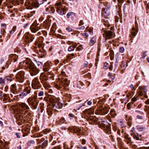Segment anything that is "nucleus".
Returning <instances> with one entry per match:
<instances>
[{"label":"nucleus","instance_id":"nucleus-1","mask_svg":"<svg viewBox=\"0 0 149 149\" xmlns=\"http://www.w3.org/2000/svg\"><path fill=\"white\" fill-rule=\"evenodd\" d=\"M25 63L27 65V68L29 69V71L31 76L35 75L39 72L40 68H37L31 60H27L25 62Z\"/></svg>","mask_w":149,"mask_h":149},{"label":"nucleus","instance_id":"nucleus-2","mask_svg":"<svg viewBox=\"0 0 149 149\" xmlns=\"http://www.w3.org/2000/svg\"><path fill=\"white\" fill-rule=\"evenodd\" d=\"M45 2L44 0H37L36 2L33 3L29 1H26L25 3V6L26 8L28 9H32L34 7L38 8L40 5L44 4Z\"/></svg>","mask_w":149,"mask_h":149},{"label":"nucleus","instance_id":"nucleus-3","mask_svg":"<svg viewBox=\"0 0 149 149\" xmlns=\"http://www.w3.org/2000/svg\"><path fill=\"white\" fill-rule=\"evenodd\" d=\"M27 101L29 105L31 106L33 109H35L37 108L38 103L37 101L36 97H30L27 99Z\"/></svg>","mask_w":149,"mask_h":149},{"label":"nucleus","instance_id":"nucleus-4","mask_svg":"<svg viewBox=\"0 0 149 149\" xmlns=\"http://www.w3.org/2000/svg\"><path fill=\"white\" fill-rule=\"evenodd\" d=\"M58 79L60 81L59 82L60 86L65 87L68 86L69 84V81L66 78L64 79V78H61L59 77Z\"/></svg>","mask_w":149,"mask_h":149},{"label":"nucleus","instance_id":"nucleus-5","mask_svg":"<svg viewBox=\"0 0 149 149\" xmlns=\"http://www.w3.org/2000/svg\"><path fill=\"white\" fill-rule=\"evenodd\" d=\"M24 72L20 71L16 75V78L20 82H23L24 79Z\"/></svg>","mask_w":149,"mask_h":149},{"label":"nucleus","instance_id":"nucleus-6","mask_svg":"<svg viewBox=\"0 0 149 149\" xmlns=\"http://www.w3.org/2000/svg\"><path fill=\"white\" fill-rule=\"evenodd\" d=\"M40 82L37 78H35L32 82V87L34 89H38L39 88Z\"/></svg>","mask_w":149,"mask_h":149},{"label":"nucleus","instance_id":"nucleus-7","mask_svg":"<svg viewBox=\"0 0 149 149\" xmlns=\"http://www.w3.org/2000/svg\"><path fill=\"white\" fill-rule=\"evenodd\" d=\"M31 88L29 87H27L24 89L23 92L19 95L20 96L24 97L26 96L29 94L31 92Z\"/></svg>","mask_w":149,"mask_h":149},{"label":"nucleus","instance_id":"nucleus-8","mask_svg":"<svg viewBox=\"0 0 149 149\" xmlns=\"http://www.w3.org/2000/svg\"><path fill=\"white\" fill-rule=\"evenodd\" d=\"M103 36L105 37V41L107 39H110L113 36V32L110 31H104V33L103 34Z\"/></svg>","mask_w":149,"mask_h":149},{"label":"nucleus","instance_id":"nucleus-9","mask_svg":"<svg viewBox=\"0 0 149 149\" xmlns=\"http://www.w3.org/2000/svg\"><path fill=\"white\" fill-rule=\"evenodd\" d=\"M64 7L58 6L57 8L56 11L61 15H65L66 13V11Z\"/></svg>","mask_w":149,"mask_h":149},{"label":"nucleus","instance_id":"nucleus-10","mask_svg":"<svg viewBox=\"0 0 149 149\" xmlns=\"http://www.w3.org/2000/svg\"><path fill=\"white\" fill-rule=\"evenodd\" d=\"M30 29L32 32L35 33L40 29V26H38L37 25L33 24L31 26Z\"/></svg>","mask_w":149,"mask_h":149},{"label":"nucleus","instance_id":"nucleus-11","mask_svg":"<svg viewBox=\"0 0 149 149\" xmlns=\"http://www.w3.org/2000/svg\"><path fill=\"white\" fill-rule=\"evenodd\" d=\"M55 104L54 105L53 104L52 105H50L47 106V111L48 113V114L49 115H50L52 114V110H53V109H54L55 110H56V109L55 108Z\"/></svg>","mask_w":149,"mask_h":149},{"label":"nucleus","instance_id":"nucleus-12","mask_svg":"<svg viewBox=\"0 0 149 149\" xmlns=\"http://www.w3.org/2000/svg\"><path fill=\"white\" fill-rule=\"evenodd\" d=\"M102 10V15L105 18H108V16L110 14V11L109 10L105 8H103Z\"/></svg>","mask_w":149,"mask_h":149},{"label":"nucleus","instance_id":"nucleus-13","mask_svg":"<svg viewBox=\"0 0 149 149\" xmlns=\"http://www.w3.org/2000/svg\"><path fill=\"white\" fill-rule=\"evenodd\" d=\"M48 101H49V102L51 103H52V104H54V103L56 102L57 103V104L58 105V104H59V106H56V108H58L59 107V106L60 105H61V103H59L58 102H56V100L55 99V98L54 97H50L49 98V100H47Z\"/></svg>","mask_w":149,"mask_h":149},{"label":"nucleus","instance_id":"nucleus-14","mask_svg":"<svg viewBox=\"0 0 149 149\" xmlns=\"http://www.w3.org/2000/svg\"><path fill=\"white\" fill-rule=\"evenodd\" d=\"M19 106L21 107L23 110H28L30 109L29 106L25 103H21L19 104Z\"/></svg>","mask_w":149,"mask_h":149},{"label":"nucleus","instance_id":"nucleus-15","mask_svg":"<svg viewBox=\"0 0 149 149\" xmlns=\"http://www.w3.org/2000/svg\"><path fill=\"white\" fill-rule=\"evenodd\" d=\"M43 74L42 73L40 76V79L41 82L43 84H45L46 83V81L47 80V77L46 76L43 75Z\"/></svg>","mask_w":149,"mask_h":149},{"label":"nucleus","instance_id":"nucleus-16","mask_svg":"<svg viewBox=\"0 0 149 149\" xmlns=\"http://www.w3.org/2000/svg\"><path fill=\"white\" fill-rule=\"evenodd\" d=\"M22 111L19 110V111L18 112L17 114L16 115V118L17 120H22L23 119L22 114L21 113Z\"/></svg>","mask_w":149,"mask_h":149},{"label":"nucleus","instance_id":"nucleus-17","mask_svg":"<svg viewBox=\"0 0 149 149\" xmlns=\"http://www.w3.org/2000/svg\"><path fill=\"white\" fill-rule=\"evenodd\" d=\"M100 111L101 112L102 115H105L107 114L109 112V110L107 107H104L100 109Z\"/></svg>","mask_w":149,"mask_h":149},{"label":"nucleus","instance_id":"nucleus-18","mask_svg":"<svg viewBox=\"0 0 149 149\" xmlns=\"http://www.w3.org/2000/svg\"><path fill=\"white\" fill-rule=\"evenodd\" d=\"M96 38L95 37H93L90 40V44L91 46L93 45L96 42Z\"/></svg>","mask_w":149,"mask_h":149},{"label":"nucleus","instance_id":"nucleus-19","mask_svg":"<svg viewBox=\"0 0 149 149\" xmlns=\"http://www.w3.org/2000/svg\"><path fill=\"white\" fill-rule=\"evenodd\" d=\"M25 36H26V39H30V40H31V41H32L33 40V39L32 38H31L30 37V36L29 35V33H26V34H25Z\"/></svg>","mask_w":149,"mask_h":149},{"label":"nucleus","instance_id":"nucleus-20","mask_svg":"<svg viewBox=\"0 0 149 149\" xmlns=\"http://www.w3.org/2000/svg\"><path fill=\"white\" fill-rule=\"evenodd\" d=\"M73 132H74L79 133L80 132L81 130L78 128L74 127L73 128Z\"/></svg>","mask_w":149,"mask_h":149},{"label":"nucleus","instance_id":"nucleus-21","mask_svg":"<svg viewBox=\"0 0 149 149\" xmlns=\"http://www.w3.org/2000/svg\"><path fill=\"white\" fill-rule=\"evenodd\" d=\"M44 1L45 2V3L43 4V5L45 6L50 3V0H44Z\"/></svg>","mask_w":149,"mask_h":149},{"label":"nucleus","instance_id":"nucleus-22","mask_svg":"<svg viewBox=\"0 0 149 149\" xmlns=\"http://www.w3.org/2000/svg\"><path fill=\"white\" fill-rule=\"evenodd\" d=\"M110 113L111 115L113 116L116 115V111L115 110L113 109H112L110 111Z\"/></svg>","mask_w":149,"mask_h":149},{"label":"nucleus","instance_id":"nucleus-23","mask_svg":"<svg viewBox=\"0 0 149 149\" xmlns=\"http://www.w3.org/2000/svg\"><path fill=\"white\" fill-rule=\"evenodd\" d=\"M35 45H38V47L39 48L42 47V44L41 42H35Z\"/></svg>","mask_w":149,"mask_h":149},{"label":"nucleus","instance_id":"nucleus-24","mask_svg":"<svg viewBox=\"0 0 149 149\" xmlns=\"http://www.w3.org/2000/svg\"><path fill=\"white\" fill-rule=\"evenodd\" d=\"M83 49V47L81 45H80L76 49V51H79Z\"/></svg>","mask_w":149,"mask_h":149},{"label":"nucleus","instance_id":"nucleus-25","mask_svg":"<svg viewBox=\"0 0 149 149\" xmlns=\"http://www.w3.org/2000/svg\"><path fill=\"white\" fill-rule=\"evenodd\" d=\"M56 5L57 6V7H56V8H57L58 6H61L62 7H65V6H63L62 5L61 2L57 3L56 4Z\"/></svg>","mask_w":149,"mask_h":149},{"label":"nucleus","instance_id":"nucleus-26","mask_svg":"<svg viewBox=\"0 0 149 149\" xmlns=\"http://www.w3.org/2000/svg\"><path fill=\"white\" fill-rule=\"evenodd\" d=\"M16 29V26H15L13 27L12 30L10 31V33L11 34L13 33L15 31Z\"/></svg>","mask_w":149,"mask_h":149},{"label":"nucleus","instance_id":"nucleus-27","mask_svg":"<svg viewBox=\"0 0 149 149\" xmlns=\"http://www.w3.org/2000/svg\"><path fill=\"white\" fill-rule=\"evenodd\" d=\"M74 13L73 12H71L68 13L67 15V17L68 18H69L70 16L72 15H74Z\"/></svg>","mask_w":149,"mask_h":149},{"label":"nucleus","instance_id":"nucleus-28","mask_svg":"<svg viewBox=\"0 0 149 149\" xmlns=\"http://www.w3.org/2000/svg\"><path fill=\"white\" fill-rule=\"evenodd\" d=\"M147 52L146 51L144 52H143L142 54V58H144L145 57L147 56L146 53H147Z\"/></svg>","mask_w":149,"mask_h":149},{"label":"nucleus","instance_id":"nucleus-29","mask_svg":"<svg viewBox=\"0 0 149 149\" xmlns=\"http://www.w3.org/2000/svg\"><path fill=\"white\" fill-rule=\"evenodd\" d=\"M85 27L84 26H79V27L78 28V29L79 30H84L85 29Z\"/></svg>","mask_w":149,"mask_h":149},{"label":"nucleus","instance_id":"nucleus-30","mask_svg":"<svg viewBox=\"0 0 149 149\" xmlns=\"http://www.w3.org/2000/svg\"><path fill=\"white\" fill-rule=\"evenodd\" d=\"M74 48L73 46H70L69 47L68 49V51L69 52H71L74 50Z\"/></svg>","mask_w":149,"mask_h":149},{"label":"nucleus","instance_id":"nucleus-31","mask_svg":"<svg viewBox=\"0 0 149 149\" xmlns=\"http://www.w3.org/2000/svg\"><path fill=\"white\" fill-rule=\"evenodd\" d=\"M124 51V48L123 47H120L119 48V52L120 53H123Z\"/></svg>","mask_w":149,"mask_h":149},{"label":"nucleus","instance_id":"nucleus-32","mask_svg":"<svg viewBox=\"0 0 149 149\" xmlns=\"http://www.w3.org/2000/svg\"><path fill=\"white\" fill-rule=\"evenodd\" d=\"M18 58V56H15V57L13 58L12 61L14 62H15L17 61Z\"/></svg>","mask_w":149,"mask_h":149},{"label":"nucleus","instance_id":"nucleus-33","mask_svg":"<svg viewBox=\"0 0 149 149\" xmlns=\"http://www.w3.org/2000/svg\"><path fill=\"white\" fill-rule=\"evenodd\" d=\"M44 92L43 91H41L38 93V95L39 97H41L43 96L44 95Z\"/></svg>","mask_w":149,"mask_h":149},{"label":"nucleus","instance_id":"nucleus-34","mask_svg":"<svg viewBox=\"0 0 149 149\" xmlns=\"http://www.w3.org/2000/svg\"><path fill=\"white\" fill-rule=\"evenodd\" d=\"M11 87L13 91H15L16 89L15 84H12L11 85Z\"/></svg>","mask_w":149,"mask_h":149},{"label":"nucleus","instance_id":"nucleus-35","mask_svg":"<svg viewBox=\"0 0 149 149\" xmlns=\"http://www.w3.org/2000/svg\"><path fill=\"white\" fill-rule=\"evenodd\" d=\"M135 27L136 28L135 31L136 32H137L138 31V24L137 23H135Z\"/></svg>","mask_w":149,"mask_h":149},{"label":"nucleus","instance_id":"nucleus-36","mask_svg":"<svg viewBox=\"0 0 149 149\" xmlns=\"http://www.w3.org/2000/svg\"><path fill=\"white\" fill-rule=\"evenodd\" d=\"M142 73L143 75L144 76H145L147 74V72L145 70H144L143 71H142Z\"/></svg>","mask_w":149,"mask_h":149},{"label":"nucleus","instance_id":"nucleus-37","mask_svg":"<svg viewBox=\"0 0 149 149\" xmlns=\"http://www.w3.org/2000/svg\"><path fill=\"white\" fill-rule=\"evenodd\" d=\"M82 36L84 37V38H85L86 37H88V35L85 32L82 34Z\"/></svg>","mask_w":149,"mask_h":149},{"label":"nucleus","instance_id":"nucleus-38","mask_svg":"<svg viewBox=\"0 0 149 149\" xmlns=\"http://www.w3.org/2000/svg\"><path fill=\"white\" fill-rule=\"evenodd\" d=\"M127 144H129L131 143V139L130 137H129L128 139L127 140Z\"/></svg>","mask_w":149,"mask_h":149},{"label":"nucleus","instance_id":"nucleus-39","mask_svg":"<svg viewBox=\"0 0 149 149\" xmlns=\"http://www.w3.org/2000/svg\"><path fill=\"white\" fill-rule=\"evenodd\" d=\"M66 29H67V30L69 32L72 31L73 30V29H72V28H71V27H67L66 28Z\"/></svg>","mask_w":149,"mask_h":149},{"label":"nucleus","instance_id":"nucleus-40","mask_svg":"<svg viewBox=\"0 0 149 149\" xmlns=\"http://www.w3.org/2000/svg\"><path fill=\"white\" fill-rule=\"evenodd\" d=\"M84 24V22H83V20H81L79 23V26H81Z\"/></svg>","mask_w":149,"mask_h":149},{"label":"nucleus","instance_id":"nucleus-41","mask_svg":"<svg viewBox=\"0 0 149 149\" xmlns=\"http://www.w3.org/2000/svg\"><path fill=\"white\" fill-rule=\"evenodd\" d=\"M43 70L44 71L46 72L49 70V69L47 67H45L43 68Z\"/></svg>","mask_w":149,"mask_h":149},{"label":"nucleus","instance_id":"nucleus-42","mask_svg":"<svg viewBox=\"0 0 149 149\" xmlns=\"http://www.w3.org/2000/svg\"><path fill=\"white\" fill-rule=\"evenodd\" d=\"M55 28H52L51 29V31L52 32V33H55L56 32V31L55 30Z\"/></svg>","mask_w":149,"mask_h":149},{"label":"nucleus","instance_id":"nucleus-43","mask_svg":"<svg viewBox=\"0 0 149 149\" xmlns=\"http://www.w3.org/2000/svg\"><path fill=\"white\" fill-rule=\"evenodd\" d=\"M81 143L83 145L85 144L86 143V140L84 139H83L82 140Z\"/></svg>","mask_w":149,"mask_h":149},{"label":"nucleus","instance_id":"nucleus-44","mask_svg":"<svg viewBox=\"0 0 149 149\" xmlns=\"http://www.w3.org/2000/svg\"><path fill=\"white\" fill-rule=\"evenodd\" d=\"M65 120L63 118H61L60 120V123H61L62 124L64 123Z\"/></svg>","mask_w":149,"mask_h":149},{"label":"nucleus","instance_id":"nucleus-45","mask_svg":"<svg viewBox=\"0 0 149 149\" xmlns=\"http://www.w3.org/2000/svg\"><path fill=\"white\" fill-rule=\"evenodd\" d=\"M55 87L58 89H60L61 88L60 86H58L57 84H55Z\"/></svg>","mask_w":149,"mask_h":149},{"label":"nucleus","instance_id":"nucleus-46","mask_svg":"<svg viewBox=\"0 0 149 149\" xmlns=\"http://www.w3.org/2000/svg\"><path fill=\"white\" fill-rule=\"evenodd\" d=\"M51 10H52V13H54V8L53 7H52L50 8Z\"/></svg>","mask_w":149,"mask_h":149},{"label":"nucleus","instance_id":"nucleus-47","mask_svg":"<svg viewBox=\"0 0 149 149\" xmlns=\"http://www.w3.org/2000/svg\"><path fill=\"white\" fill-rule=\"evenodd\" d=\"M124 1V0H117V1L119 3H122Z\"/></svg>","mask_w":149,"mask_h":149},{"label":"nucleus","instance_id":"nucleus-48","mask_svg":"<svg viewBox=\"0 0 149 149\" xmlns=\"http://www.w3.org/2000/svg\"><path fill=\"white\" fill-rule=\"evenodd\" d=\"M66 74H65V73L64 72H61V74L60 75V76H61V75L63 76H65Z\"/></svg>","mask_w":149,"mask_h":149},{"label":"nucleus","instance_id":"nucleus-49","mask_svg":"<svg viewBox=\"0 0 149 149\" xmlns=\"http://www.w3.org/2000/svg\"><path fill=\"white\" fill-rule=\"evenodd\" d=\"M88 64V62H86L84 64V66L85 67H87Z\"/></svg>","mask_w":149,"mask_h":149},{"label":"nucleus","instance_id":"nucleus-50","mask_svg":"<svg viewBox=\"0 0 149 149\" xmlns=\"http://www.w3.org/2000/svg\"><path fill=\"white\" fill-rule=\"evenodd\" d=\"M134 138L136 139V140H139V138L136 135H134Z\"/></svg>","mask_w":149,"mask_h":149},{"label":"nucleus","instance_id":"nucleus-51","mask_svg":"<svg viewBox=\"0 0 149 149\" xmlns=\"http://www.w3.org/2000/svg\"><path fill=\"white\" fill-rule=\"evenodd\" d=\"M132 100L134 102H135L136 101V97H134L132 99Z\"/></svg>","mask_w":149,"mask_h":149},{"label":"nucleus","instance_id":"nucleus-52","mask_svg":"<svg viewBox=\"0 0 149 149\" xmlns=\"http://www.w3.org/2000/svg\"><path fill=\"white\" fill-rule=\"evenodd\" d=\"M130 87L131 88L132 90H135V88L134 87H133V85L132 84L130 86Z\"/></svg>","mask_w":149,"mask_h":149},{"label":"nucleus","instance_id":"nucleus-53","mask_svg":"<svg viewBox=\"0 0 149 149\" xmlns=\"http://www.w3.org/2000/svg\"><path fill=\"white\" fill-rule=\"evenodd\" d=\"M1 26L3 28H6V25L5 24H2L1 25Z\"/></svg>","mask_w":149,"mask_h":149},{"label":"nucleus","instance_id":"nucleus-54","mask_svg":"<svg viewBox=\"0 0 149 149\" xmlns=\"http://www.w3.org/2000/svg\"><path fill=\"white\" fill-rule=\"evenodd\" d=\"M136 32L135 31H133L132 33V35L133 36H135L136 35Z\"/></svg>","mask_w":149,"mask_h":149},{"label":"nucleus","instance_id":"nucleus-55","mask_svg":"<svg viewBox=\"0 0 149 149\" xmlns=\"http://www.w3.org/2000/svg\"><path fill=\"white\" fill-rule=\"evenodd\" d=\"M145 103L146 104H149V99H147L146 101H145Z\"/></svg>","mask_w":149,"mask_h":149},{"label":"nucleus","instance_id":"nucleus-56","mask_svg":"<svg viewBox=\"0 0 149 149\" xmlns=\"http://www.w3.org/2000/svg\"><path fill=\"white\" fill-rule=\"evenodd\" d=\"M37 63H38V65L39 66H42V63L41 62H37Z\"/></svg>","mask_w":149,"mask_h":149},{"label":"nucleus","instance_id":"nucleus-57","mask_svg":"<svg viewBox=\"0 0 149 149\" xmlns=\"http://www.w3.org/2000/svg\"><path fill=\"white\" fill-rule=\"evenodd\" d=\"M59 62V61L58 60H55V63L56 65Z\"/></svg>","mask_w":149,"mask_h":149},{"label":"nucleus","instance_id":"nucleus-58","mask_svg":"<svg viewBox=\"0 0 149 149\" xmlns=\"http://www.w3.org/2000/svg\"><path fill=\"white\" fill-rule=\"evenodd\" d=\"M3 83V79L2 78H0V84H1Z\"/></svg>","mask_w":149,"mask_h":149},{"label":"nucleus","instance_id":"nucleus-59","mask_svg":"<svg viewBox=\"0 0 149 149\" xmlns=\"http://www.w3.org/2000/svg\"><path fill=\"white\" fill-rule=\"evenodd\" d=\"M137 117L138 119H142V117L141 116H140L139 115H138L137 116Z\"/></svg>","mask_w":149,"mask_h":149},{"label":"nucleus","instance_id":"nucleus-60","mask_svg":"<svg viewBox=\"0 0 149 149\" xmlns=\"http://www.w3.org/2000/svg\"><path fill=\"white\" fill-rule=\"evenodd\" d=\"M92 102L91 101H89L88 102V104L89 105H90L91 104Z\"/></svg>","mask_w":149,"mask_h":149},{"label":"nucleus","instance_id":"nucleus-61","mask_svg":"<svg viewBox=\"0 0 149 149\" xmlns=\"http://www.w3.org/2000/svg\"><path fill=\"white\" fill-rule=\"evenodd\" d=\"M16 135L17 136V137L18 138H20V136L19 135V134L18 133H16Z\"/></svg>","mask_w":149,"mask_h":149},{"label":"nucleus","instance_id":"nucleus-62","mask_svg":"<svg viewBox=\"0 0 149 149\" xmlns=\"http://www.w3.org/2000/svg\"><path fill=\"white\" fill-rule=\"evenodd\" d=\"M108 64L107 63H105L104 64V67L105 68V69H107V65Z\"/></svg>","mask_w":149,"mask_h":149},{"label":"nucleus","instance_id":"nucleus-63","mask_svg":"<svg viewBox=\"0 0 149 149\" xmlns=\"http://www.w3.org/2000/svg\"><path fill=\"white\" fill-rule=\"evenodd\" d=\"M118 19H119V18L118 17H116V20H115V21L116 22H118Z\"/></svg>","mask_w":149,"mask_h":149},{"label":"nucleus","instance_id":"nucleus-64","mask_svg":"<svg viewBox=\"0 0 149 149\" xmlns=\"http://www.w3.org/2000/svg\"><path fill=\"white\" fill-rule=\"evenodd\" d=\"M125 138L127 140V139H128V138H129V137L128 135H126L125 136Z\"/></svg>","mask_w":149,"mask_h":149}]
</instances>
